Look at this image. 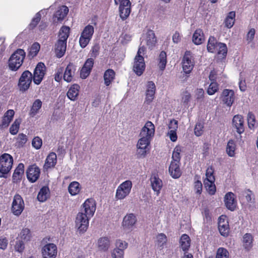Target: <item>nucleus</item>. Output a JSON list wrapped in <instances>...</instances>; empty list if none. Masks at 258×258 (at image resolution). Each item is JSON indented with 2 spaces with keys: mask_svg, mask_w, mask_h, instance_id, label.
<instances>
[{
  "mask_svg": "<svg viewBox=\"0 0 258 258\" xmlns=\"http://www.w3.org/2000/svg\"><path fill=\"white\" fill-rule=\"evenodd\" d=\"M179 163L171 162L169 167V172L171 176L174 178H179L181 174L179 168Z\"/></svg>",
  "mask_w": 258,
  "mask_h": 258,
  "instance_id": "a878e982",
  "label": "nucleus"
},
{
  "mask_svg": "<svg viewBox=\"0 0 258 258\" xmlns=\"http://www.w3.org/2000/svg\"><path fill=\"white\" fill-rule=\"evenodd\" d=\"M115 78V72L112 69L106 70L104 74V83L106 86H109L113 81Z\"/></svg>",
  "mask_w": 258,
  "mask_h": 258,
  "instance_id": "4c0bfd02",
  "label": "nucleus"
},
{
  "mask_svg": "<svg viewBox=\"0 0 258 258\" xmlns=\"http://www.w3.org/2000/svg\"><path fill=\"white\" fill-rule=\"evenodd\" d=\"M203 32L201 29H197L192 36V41L196 45H200L204 41Z\"/></svg>",
  "mask_w": 258,
  "mask_h": 258,
  "instance_id": "f704fd0d",
  "label": "nucleus"
},
{
  "mask_svg": "<svg viewBox=\"0 0 258 258\" xmlns=\"http://www.w3.org/2000/svg\"><path fill=\"white\" fill-rule=\"evenodd\" d=\"M24 209V202L22 197L19 195H16L13 199L12 212L16 216L20 215Z\"/></svg>",
  "mask_w": 258,
  "mask_h": 258,
  "instance_id": "9d476101",
  "label": "nucleus"
},
{
  "mask_svg": "<svg viewBox=\"0 0 258 258\" xmlns=\"http://www.w3.org/2000/svg\"><path fill=\"white\" fill-rule=\"evenodd\" d=\"M151 183L152 189L158 195L163 186L162 180L158 177L154 176L151 178Z\"/></svg>",
  "mask_w": 258,
  "mask_h": 258,
  "instance_id": "cd10ccee",
  "label": "nucleus"
},
{
  "mask_svg": "<svg viewBox=\"0 0 258 258\" xmlns=\"http://www.w3.org/2000/svg\"><path fill=\"white\" fill-rule=\"evenodd\" d=\"M80 87L77 84H74L69 89L67 92L68 97L72 101H75L77 99L79 94Z\"/></svg>",
  "mask_w": 258,
  "mask_h": 258,
  "instance_id": "72a5a7b5",
  "label": "nucleus"
},
{
  "mask_svg": "<svg viewBox=\"0 0 258 258\" xmlns=\"http://www.w3.org/2000/svg\"><path fill=\"white\" fill-rule=\"evenodd\" d=\"M221 49L219 52V54L226 53V44L223 43L217 42L216 38L213 36H210L208 40L207 44V50L209 52L214 53L216 52V49Z\"/></svg>",
  "mask_w": 258,
  "mask_h": 258,
  "instance_id": "6e6552de",
  "label": "nucleus"
},
{
  "mask_svg": "<svg viewBox=\"0 0 258 258\" xmlns=\"http://www.w3.org/2000/svg\"><path fill=\"white\" fill-rule=\"evenodd\" d=\"M235 99L234 91L229 89H224L221 94V99L224 104L227 106H232Z\"/></svg>",
  "mask_w": 258,
  "mask_h": 258,
  "instance_id": "2eb2a0df",
  "label": "nucleus"
},
{
  "mask_svg": "<svg viewBox=\"0 0 258 258\" xmlns=\"http://www.w3.org/2000/svg\"><path fill=\"white\" fill-rule=\"evenodd\" d=\"M94 31V27L90 25H88L84 28L79 39L80 45L82 48H85L89 43Z\"/></svg>",
  "mask_w": 258,
  "mask_h": 258,
  "instance_id": "0eeeda50",
  "label": "nucleus"
},
{
  "mask_svg": "<svg viewBox=\"0 0 258 258\" xmlns=\"http://www.w3.org/2000/svg\"><path fill=\"white\" fill-rule=\"evenodd\" d=\"M70 32V28L63 26L59 31V39L67 42Z\"/></svg>",
  "mask_w": 258,
  "mask_h": 258,
  "instance_id": "49530a36",
  "label": "nucleus"
},
{
  "mask_svg": "<svg viewBox=\"0 0 258 258\" xmlns=\"http://www.w3.org/2000/svg\"><path fill=\"white\" fill-rule=\"evenodd\" d=\"M169 131H177L178 128V121L175 119L170 120L168 124Z\"/></svg>",
  "mask_w": 258,
  "mask_h": 258,
  "instance_id": "774afa93",
  "label": "nucleus"
},
{
  "mask_svg": "<svg viewBox=\"0 0 258 258\" xmlns=\"http://www.w3.org/2000/svg\"><path fill=\"white\" fill-rule=\"evenodd\" d=\"M26 53L22 49H18L10 56L8 66L12 71H17L22 65Z\"/></svg>",
  "mask_w": 258,
  "mask_h": 258,
  "instance_id": "f03ea898",
  "label": "nucleus"
},
{
  "mask_svg": "<svg viewBox=\"0 0 258 258\" xmlns=\"http://www.w3.org/2000/svg\"><path fill=\"white\" fill-rule=\"evenodd\" d=\"M191 99V95L188 91H184L181 94V103L185 107H188V103Z\"/></svg>",
  "mask_w": 258,
  "mask_h": 258,
  "instance_id": "de8ad7c7",
  "label": "nucleus"
},
{
  "mask_svg": "<svg viewBox=\"0 0 258 258\" xmlns=\"http://www.w3.org/2000/svg\"><path fill=\"white\" fill-rule=\"evenodd\" d=\"M43 258H55L57 249L56 246L53 243L45 244L42 248Z\"/></svg>",
  "mask_w": 258,
  "mask_h": 258,
  "instance_id": "4468645a",
  "label": "nucleus"
},
{
  "mask_svg": "<svg viewBox=\"0 0 258 258\" xmlns=\"http://www.w3.org/2000/svg\"><path fill=\"white\" fill-rule=\"evenodd\" d=\"M40 49V45L38 43H34L32 44L29 49L28 55L31 57L35 56Z\"/></svg>",
  "mask_w": 258,
  "mask_h": 258,
  "instance_id": "864d4df0",
  "label": "nucleus"
},
{
  "mask_svg": "<svg viewBox=\"0 0 258 258\" xmlns=\"http://www.w3.org/2000/svg\"><path fill=\"white\" fill-rule=\"evenodd\" d=\"M20 238L24 241H28L31 238L30 231L28 228L22 229L19 235Z\"/></svg>",
  "mask_w": 258,
  "mask_h": 258,
  "instance_id": "603ef678",
  "label": "nucleus"
},
{
  "mask_svg": "<svg viewBox=\"0 0 258 258\" xmlns=\"http://www.w3.org/2000/svg\"><path fill=\"white\" fill-rule=\"evenodd\" d=\"M49 197V189L48 187L44 186L40 189L37 195V199L40 202H44L46 201Z\"/></svg>",
  "mask_w": 258,
  "mask_h": 258,
  "instance_id": "473e14b6",
  "label": "nucleus"
},
{
  "mask_svg": "<svg viewBox=\"0 0 258 258\" xmlns=\"http://www.w3.org/2000/svg\"><path fill=\"white\" fill-rule=\"evenodd\" d=\"M25 248L24 243L21 239H17L15 245V250L19 252H22Z\"/></svg>",
  "mask_w": 258,
  "mask_h": 258,
  "instance_id": "bf43d9fd",
  "label": "nucleus"
},
{
  "mask_svg": "<svg viewBox=\"0 0 258 258\" xmlns=\"http://www.w3.org/2000/svg\"><path fill=\"white\" fill-rule=\"evenodd\" d=\"M155 134V126L154 124L150 121H147L142 128L137 144L139 150L138 155L140 157H145L147 153V149L150 145V142Z\"/></svg>",
  "mask_w": 258,
  "mask_h": 258,
  "instance_id": "f257e3e1",
  "label": "nucleus"
},
{
  "mask_svg": "<svg viewBox=\"0 0 258 258\" xmlns=\"http://www.w3.org/2000/svg\"><path fill=\"white\" fill-rule=\"evenodd\" d=\"M91 218L82 212H79L78 213L76 218L75 225L80 232H84L87 230Z\"/></svg>",
  "mask_w": 258,
  "mask_h": 258,
  "instance_id": "39448f33",
  "label": "nucleus"
},
{
  "mask_svg": "<svg viewBox=\"0 0 258 258\" xmlns=\"http://www.w3.org/2000/svg\"><path fill=\"white\" fill-rule=\"evenodd\" d=\"M156 42V39L154 32L149 30L143 37L141 44H146L150 48L155 45Z\"/></svg>",
  "mask_w": 258,
  "mask_h": 258,
  "instance_id": "6ab92c4d",
  "label": "nucleus"
},
{
  "mask_svg": "<svg viewBox=\"0 0 258 258\" xmlns=\"http://www.w3.org/2000/svg\"><path fill=\"white\" fill-rule=\"evenodd\" d=\"M133 186L132 182L127 180L120 184L116 190L115 199L122 200L126 198L131 193Z\"/></svg>",
  "mask_w": 258,
  "mask_h": 258,
  "instance_id": "7ed1b4c3",
  "label": "nucleus"
},
{
  "mask_svg": "<svg viewBox=\"0 0 258 258\" xmlns=\"http://www.w3.org/2000/svg\"><path fill=\"white\" fill-rule=\"evenodd\" d=\"M166 53L165 51H162L159 54V63L158 66L160 70H164L165 68L167 60H166Z\"/></svg>",
  "mask_w": 258,
  "mask_h": 258,
  "instance_id": "a18cd8bd",
  "label": "nucleus"
},
{
  "mask_svg": "<svg viewBox=\"0 0 258 258\" xmlns=\"http://www.w3.org/2000/svg\"><path fill=\"white\" fill-rule=\"evenodd\" d=\"M235 144L233 140H230L227 145L226 152L230 157H233L235 155Z\"/></svg>",
  "mask_w": 258,
  "mask_h": 258,
  "instance_id": "09e8293b",
  "label": "nucleus"
},
{
  "mask_svg": "<svg viewBox=\"0 0 258 258\" xmlns=\"http://www.w3.org/2000/svg\"><path fill=\"white\" fill-rule=\"evenodd\" d=\"M204 97V91L203 89H197L195 91V98L197 101H202Z\"/></svg>",
  "mask_w": 258,
  "mask_h": 258,
  "instance_id": "4d7b16f0",
  "label": "nucleus"
},
{
  "mask_svg": "<svg viewBox=\"0 0 258 258\" xmlns=\"http://www.w3.org/2000/svg\"><path fill=\"white\" fill-rule=\"evenodd\" d=\"M214 173V169L212 167H209L208 168L206 171V178L205 180H210L212 181H215V176L213 175Z\"/></svg>",
  "mask_w": 258,
  "mask_h": 258,
  "instance_id": "680f3d73",
  "label": "nucleus"
},
{
  "mask_svg": "<svg viewBox=\"0 0 258 258\" xmlns=\"http://www.w3.org/2000/svg\"><path fill=\"white\" fill-rule=\"evenodd\" d=\"M21 122V120L20 119H16L13 123L12 124L10 128V133L13 135H15L17 134L18 132L20 124Z\"/></svg>",
  "mask_w": 258,
  "mask_h": 258,
  "instance_id": "8fccbe9b",
  "label": "nucleus"
},
{
  "mask_svg": "<svg viewBox=\"0 0 258 258\" xmlns=\"http://www.w3.org/2000/svg\"><path fill=\"white\" fill-rule=\"evenodd\" d=\"M97 245L99 250L105 251L108 249L110 245V241L107 237H102L98 239Z\"/></svg>",
  "mask_w": 258,
  "mask_h": 258,
  "instance_id": "bb28decb",
  "label": "nucleus"
},
{
  "mask_svg": "<svg viewBox=\"0 0 258 258\" xmlns=\"http://www.w3.org/2000/svg\"><path fill=\"white\" fill-rule=\"evenodd\" d=\"M46 72V67L42 62H39L34 71L33 82L36 85L40 84L42 81Z\"/></svg>",
  "mask_w": 258,
  "mask_h": 258,
  "instance_id": "9b49d317",
  "label": "nucleus"
},
{
  "mask_svg": "<svg viewBox=\"0 0 258 258\" xmlns=\"http://www.w3.org/2000/svg\"><path fill=\"white\" fill-rule=\"evenodd\" d=\"M253 238L252 235L249 233H246L243 236V246L247 250H249L252 246Z\"/></svg>",
  "mask_w": 258,
  "mask_h": 258,
  "instance_id": "ea45409f",
  "label": "nucleus"
},
{
  "mask_svg": "<svg viewBox=\"0 0 258 258\" xmlns=\"http://www.w3.org/2000/svg\"><path fill=\"white\" fill-rule=\"evenodd\" d=\"M145 69V63L143 56H136L133 70L138 76H141Z\"/></svg>",
  "mask_w": 258,
  "mask_h": 258,
  "instance_id": "dca6fc26",
  "label": "nucleus"
},
{
  "mask_svg": "<svg viewBox=\"0 0 258 258\" xmlns=\"http://www.w3.org/2000/svg\"><path fill=\"white\" fill-rule=\"evenodd\" d=\"M94 64V60L88 58L85 62L80 72V77L82 79H86L90 74Z\"/></svg>",
  "mask_w": 258,
  "mask_h": 258,
  "instance_id": "aec40b11",
  "label": "nucleus"
},
{
  "mask_svg": "<svg viewBox=\"0 0 258 258\" xmlns=\"http://www.w3.org/2000/svg\"><path fill=\"white\" fill-rule=\"evenodd\" d=\"M33 76L29 71H25L20 76L18 84L19 90L24 92L27 91L30 87L32 83Z\"/></svg>",
  "mask_w": 258,
  "mask_h": 258,
  "instance_id": "20e7f679",
  "label": "nucleus"
},
{
  "mask_svg": "<svg viewBox=\"0 0 258 258\" xmlns=\"http://www.w3.org/2000/svg\"><path fill=\"white\" fill-rule=\"evenodd\" d=\"M181 152V148L179 146H176L174 149L172 153L171 162H176L179 163L180 160V153Z\"/></svg>",
  "mask_w": 258,
  "mask_h": 258,
  "instance_id": "3c124183",
  "label": "nucleus"
},
{
  "mask_svg": "<svg viewBox=\"0 0 258 258\" xmlns=\"http://www.w3.org/2000/svg\"><path fill=\"white\" fill-rule=\"evenodd\" d=\"M203 128L204 125L203 123L201 122L197 123L195 127V135L198 137L202 135L203 133Z\"/></svg>",
  "mask_w": 258,
  "mask_h": 258,
  "instance_id": "0e129e2a",
  "label": "nucleus"
},
{
  "mask_svg": "<svg viewBox=\"0 0 258 258\" xmlns=\"http://www.w3.org/2000/svg\"><path fill=\"white\" fill-rule=\"evenodd\" d=\"M67 47V42L58 39L55 44V52L58 57L60 58L64 54Z\"/></svg>",
  "mask_w": 258,
  "mask_h": 258,
  "instance_id": "c85d7f7f",
  "label": "nucleus"
},
{
  "mask_svg": "<svg viewBox=\"0 0 258 258\" xmlns=\"http://www.w3.org/2000/svg\"><path fill=\"white\" fill-rule=\"evenodd\" d=\"M13 157L8 154H4L0 157V173L2 174L8 173L12 167Z\"/></svg>",
  "mask_w": 258,
  "mask_h": 258,
  "instance_id": "423d86ee",
  "label": "nucleus"
},
{
  "mask_svg": "<svg viewBox=\"0 0 258 258\" xmlns=\"http://www.w3.org/2000/svg\"><path fill=\"white\" fill-rule=\"evenodd\" d=\"M194 66V61L190 51H186L182 59V69L186 74H189Z\"/></svg>",
  "mask_w": 258,
  "mask_h": 258,
  "instance_id": "f8f14e48",
  "label": "nucleus"
},
{
  "mask_svg": "<svg viewBox=\"0 0 258 258\" xmlns=\"http://www.w3.org/2000/svg\"><path fill=\"white\" fill-rule=\"evenodd\" d=\"M124 251L120 249L115 248L112 253V256L113 258H123Z\"/></svg>",
  "mask_w": 258,
  "mask_h": 258,
  "instance_id": "69168bd1",
  "label": "nucleus"
},
{
  "mask_svg": "<svg viewBox=\"0 0 258 258\" xmlns=\"http://www.w3.org/2000/svg\"><path fill=\"white\" fill-rule=\"evenodd\" d=\"M235 13L234 12H230L228 13L225 20V25L228 28H231L234 25L235 21Z\"/></svg>",
  "mask_w": 258,
  "mask_h": 258,
  "instance_id": "79ce46f5",
  "label": "nucleus"
},
{
  "mask_svg": "<svg viewBox=\"0 0 258 258\" xmlns=\"http://www.w3.org/2000/svg\"><path fill=\"white\" fill-rule=\"evenodd\" d=\"M180 245L183 251L187 250L190 247V239L186 234H183L180 239Z\"/></svg>",
  "mask_w": 258,
  "mask_h": 258,
  "instance_id": "58836bf2",
  "label": "nucleus"
},
{
  "mask_svg": "<svg viewBox=\"0 0 258 258\" xmlns=\"http://www.w3.org/2000/svg\"><path fill=\"white\" fill-rule=\"evenodd\" d=\"M15 114V112L12 109L8 110L4 114L2 124V127H7L9 126Z\"/></svg>",
  "mask_w": 258,
  "mask_h": 258,
  "instance_id": "2f4dec72",
  "label": "nucleus"
},
{
  "mask_svg": "<svg viewBox=\"0 0 258 258\" xmlns=\"http://www.w3.org/2000/svg\"><path fill=\"white\" fill-rule=\"evenodd\" d=\"M156 86L154 82L149 81L147 85L146 101L148 103L151 102L154 98Z\"/></svg>",
  "mask_w": 258,
  "mask_h": 258,
  "instance_id": "393cba45",
  "label": "nucleus"
},
{
  "mask_svg": "<svg viewBox=\"0 0 258 258\" xmlns=\"http://www.w3.org/2000/svg\"><path fill=\"white\" fill-rule=\"evenodd\" d=\"M247 123L249 128L253 129L255 123V116L251 112H249L247 115Z\"/></svg>",
  "mask_w": 258,
  "mask_h": 258,
  "instance_id": "6e6d98bb",
  "label": "nucleus"
},
{
  "mask_svg": "<svg viewBox=\"0 0 258 258\" xmlns=\"http://www.w3.org/2000/svg\"><path fill=\"white\" fill-rule=\"evenodd\" d=\"M28 179L31 182H35L40 175V169L36 165L30 166L26 172Z\"/></svg>",
  "mask_w": 258,
  "mask_h": 258,
  "instance_id": "a211bd4d",
  "label": "nucleus"
},
{
  "mask_svg": "<svg viewBox=\"0 0 258 258\" xmlns=\"http://www.w3.org/2000/svg\"><path fill=\"white\" fill-rule=\"evenodd\" d=\"M96 209L95 201L93 199H88L83 203L80 210L81 212L92 218Z\"/></svg>",
  "mask_w": 258,
  "mask_h": 258,
  "instance_id": "1a4fd4ad",
  "label": "nucleus"
},
{
  "mask_svg": "<svg viewBox=\"0 0 258 258\" xmlns=\"http://www.w3.org/2000/svg\"><path fill=\"white\" fill-rule=\"evenodd\" d=\"M218 228L220 234L223 236H227L229 228L227 218L225 216L222 215L219 218Z\"/></svg>",
  "mask_w": 258,
  "mask_h": 258,
  "instance_id": "f3484780",
  "label": "nucleus"
},
{
  "mask_svg": "<svg viewBox=\"0 0 258 258\" xmlns=\"http://www.w3.org/2000/svg\"><path fill=\"white\" fill-rule=\"evenodd\" d=\"M224 202L226 207L230 210L233 211L236 206V201L233 193L229 192L224 197Z\"/></svg>",
  "mask_w": 258,
  "mask_h": 258,
  "instance_id": "412c9836",
  "label": "nucleus"
},
{
  "mask_svg": "<svg viewBox=\"0 0 258 258\" xmlns=\"http://www.w3.org/2000/svg\"><path fill=\"white\" fill-rule=\"evenodd\" d=\"M116 249H120L123 251L127 247V244L125 241L117 240L116 241Z\"/></svg>",
  "mask_w": 258,
  "mask_h": 258,
  "instance_id": "338daca9",
  "label": "nucleus"
},
{
  "mask_svg": "<svg viewBox=\"0 0 258 258\" xmlns=\"http://www.w3.org/2000/svg\"><path fill=\"white\" fill-rule=\"evenodd\" d=\"M57 162V156L55 153H50L47 157L44 167L45 169H48L53 167Z\"/></svg>",
  "mask_w": 258,
  "mask_h": 258,
  "instance_id": "c756f323",
  "label": "nucleus"
},
{
  "mask_svg": "<svg viewBox=\"0 0 258 258\" xmlns=\"http://www.w3.org/2000/svg\"><path fill=\"white\" fill-rule=\"evenodd\" d=\"M167 242V238L166 235L164 233H159L156 236V239L155 241V244L160 249L164 248V246L166 244Z\"/></svg>",
  "mask_w": 258,
  "mask_h": 258,
  "instance_id": "c9c22d12",
  "label": "nucleus"
},
{
  "mask_svg": "<svg viewBox=\"0 0 258 258\" xmlns=\"http://www.w3.org/2000/svg\"><path fill=\"white\" fill-rule=\"evenodd\" d=\"M24 171V165L22 163H20L16 169L15 170L13 177L14 180L19 179L23 174Z\"/></svg>",
  "mask_w": 258,
  "mask_h": 258,
  "instance_id": "c03bdc74",
  "label": "nucleus"
},
{
  "mask_svg": "<svg viewBox=\"0 0 258 258\" xmlns=\"http://www.w3.org/2000/svg\"><path fill=\"white\" fill-rule=\"evenodd\" d=\"M76 71V67L73 63L69 64L66 68L63 79L67 82H71L74 77L75 72Z\"/></svg>",
  "mask_w": 258,
  "mask_h": 258,
  "instance_id": "5701e85b",
  "label": "nucleus"
},
{
  "mask_svg": "<svg viewBox=\"0 0 258 258\" xmlns=\"http://www.w3.org/2000/svg\"><path fill=\"white\" fill-rule=\"evenodd\" d=\"M218 89V86L217 84L215 82H212L209 86L207 93L209 95H212L216 92Z\"/></svg>",
  "mask_w": 258,
  "mask_h": 258,
  "instance_id": "13d9d810",
  "label": "nucleus"
},
{
  "mask_svg": "<svg viewBox=\"0 0 258 258\" xmlns=\"http://www.w3.org/2000/svg\"><path fill=\"white\" fill-rule=\"evenodd\" d=\"M68 190L71 195L75 196L77 195L80 190L79 182L77 181L71 182L69 186Z\"/></svg>",
  "mask_w": 258,
  "mask_h": 258,
  "instance_id": "a19ab883",
  "label": "nucleus"
},
{
  "mask_svg": "<svg viewBox=\"0 0 258 258\" xmlns=\"http://www.w3.org/2000/svg\"><path fill=\"white\" fill-rule=\"evenodd\" d=\"M69 12L68 8L66 6H61L55 12L54 15V21L55 22V19L58 21H62L67 16Z\"/></svg>",
  "mask_w": 258,
  "mask_h": 258,
  "instance_id": "7c9ffc66",
  "label": "nucleus"
},
{
  "mask_svg": "<svg viewBox=\"0 0 258 258\" xmlns=\"http://www.w3.org/2000/svg\"><path fill=\"white\" fill-rule=\"evenodd\" d=\"M216 258H229L228 250L223 247L219 248L217 251Z\"/></svg>",
  "mask_w": 258,
  "mask_h": 258,
  "instance_id": "5fc2aeb1",
  "label": "nucleus"
},
{
  "mask_svg": "<svg viewBox=\"0 0 258 258\" xmlns=\"http://www.w3.org/2000/svg\"><path fill=\"white\" fill-rule=\"evenodd\" d=\"M244 120L242 116L240 115H235L232 120V124L233 127H234L236 132L241 134L244 131Z\"/></svg>",
  "mask_w": 258,
  "mask_h": 258,
  "instance_id": "4be33fe9",
  "label": "nucleus"
},
{
  "mask_svg": "<svg viewBox=\"0 0 258 258\" xmlns=\"http://www.w3.org/2000/svg\"><path fill=\"white\" fill-rule=\"evenodd\" d=\"M42 104V101L40 99H38L34 101L29 112V115L31 117H34L39 112L41 108Z\"/></svg>",
  "mask_w": 258,
  "mask_h": 258,
  "instance_id": "e433bc0d",
  "label": "nucleus"
},
{
  "mask_svg": "<svg viewBox=\"0 0 258 258\" xmlns=\"http://www.w3.org/2000/svg\"><path fill=\"white\" fill-rule=\"evenodd\" d=\"M215 181L205 180L204 183L208 192L210 195H214L216 191V186L214 184Z\"/></svg>",
  "mask_w": 258,
  "mask_h": 258,
  "instance_id": "37998d69",
  "label": "nucleus"
},
{
  "mask_svg": "<svg viewBox=\"0 0 258 258\" xmlns=\"http://www.w3.org/2000/svg\"><path fill=\"white\" fill-rule=\"evenodd\" d=\"M41 15L40 14V12L37 13L35 15V17L33 18V19H32V20L31 21V23L30 24V26L31 28H33L37 25V24L38 23V22L40 21V20L41 19Z\"/></svg>",
  "mask_w": 258,
  "mask_h": 258,
  "instance_id": "e2e57ef3",
  "label": "nucleus"
},
{
  "mask_svg": "<svg viewBox=\"0 0 258 258\" xmlns=\"http://www.w3.org/2000/svg\"><path fill=\"white\" fill-rule=\"evenodd\" d=\"M118 4L120 17L125 20L130 14L131 3L129 0H122Z\"/></svg>",
  "mask_w": 258,
  "mask_h": 258,
  "instance_id": "ddd939ff",
  "label": "nucleus"
},
{
  "mask_svg": "<svg viewBox=\"0 0 258 258\" xmlns=\"http://www.w3.org/2000/svg\"><path fill=\"white\" fill-rule=\"evenodd\" d=\"M42 140L38 137H35L32 142V146L36 149H39L42 146Z\"/></svg>",
  "mask_w": 258,
  "mask_h": 258,
  "instance_id": "052dcab7",
  "label": "nucleus"
},
{
  "mask_svg": "<svg viewBox=\"0 0 258 258\" xmlns=\"http://www.w3.org/2000/svg\"><path fill=\"white\" fill-rule=\"evenodd\" d=\"M136 221V216L133 214H127L123 218L122 226L124 229H131Z\"/></svg>",
  "mask_w": 258,
  "mask_h": 258,
  "instance_id": "b1692460",
  "label": "nucleus"
}]
</instances>
